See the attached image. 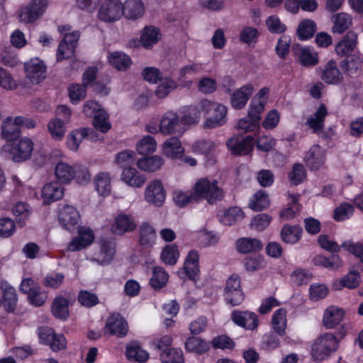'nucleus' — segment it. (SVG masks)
Returning <instances> with one entry per match:
<instances>
[{"instance_id": "f257e3e1", "label": "nucleus", "mask_w": 363, "mask_h": 363, "mask_svg": "<svg viewBox=\"0 0 363 363\" xmlns=\"http://www.w3.org/2000/svg\"><path fill=\"white\" fill-rule=\"evenodd\" d=\"M202 112L207 115L204 123L206 128H215L223 125L226 122L227 107L221 104L203 99L199 101Z\"/></svg>"}, {"instance_id": "f03ea898", "label": "nucleus", "mask_w": 363, "mask_h": 363, "mask_svg": "<svg viewBox=\"0 0 363 363\" xmlns=\"http://www.w3.org/2000/svg\"><path fill=\"white\" fill-rule=\"evenodd\" d=\"M337 346L338 341L333 334H322L314 341L311 348V355L314 360L323 361L335 352Z\"/></svg>"}, {"instance_id": "7ed1b4c3", "label": "nucleus", "mask_w": 363, "mask_h": 363, "mask_svg": "<svg viewBox=\"0 0 363 363\" xmlns=\"http://www.w3.org/2000/svg\"><path fill=\"white\" fill-rule=\"evenodd\" d=\"M194 190L198 200L205 199L211 204L221 200L224 196L223 189L218 186V182L215 179L201 178L195 184Z\"/></svg>"}, {"instance_id": "20e7f679", "label": "nucleus", "mask_w": 363, "mask_h": 363, "mask_svg": "<svg viewBox=\"0 0 363 363\" xmlns=\"http://www.w3.org/2000/svg\"><path fill=\"white\" fill-rule=\"evenodd\" d=\"M71 27L69 26L58 27V31L63 35V39L60 43L56 55L58 62L70 57L77 47L80 33L78 30L69 33Z\"/></svg>"}, {"instance_id": "39448f33", "label": "nucleus", "mask_w": 363, "mask_h": 363, "mask_svg": "<svg viewBox=\"0 0 363 363\" xmlns=\"http://www.w3.org/2000/svg\"><path fill=\"white\" fill-rule=\"evenodd\" d=\"M3 148L10 152L15 162H20L30 158L33 150V143L30 139L23 138L18 141L7 143Z\"/></svg>"}, {"instance_id": "423d86ee", "label": "nucleus", "mask_w": 363, "mask_h": 363, "mask_svg": "<svg viewBox=\"0 0 363 363\" xmlns=\"http://www.w3.org/2000/svg\"><path fill=\"white\" fill-rule=\"evenodd\" d=\"M186 130L180 115L173 111L166 112L160 123V132L163 135H182Z\"/></svg>"}, {"instance_id": "0eeeda50", "label": "nucleus", "mask_w": 363, "mask_h": 363, "mask_svg": "<svg viewBox=\"0 0 363 363\" xmlns=\"http://www.w3.org/2000/svg\"><path fill=\"white\" fill-rule=\"evenodd\" d=\"M48 0H32L28 6L21 9L19 13L20 21L30 23L38 19L45 13Z\"/></svg>"}, {"instance_id": "6e6552de", "label": "nucleus", "mask_w": 363, "mask_h": 363, "mask_svg": "<svg viewBox=\"0 0 363 363\" xmlns=\"http://www.w3.org/2000/svg\"><path fill=\"white\" fill-rule=\"evenodd\" d=\"M224 296L226 301L233 306L239 305L243 301L244 295L238 275L233 274L227 279Z\"/></svg>"}, {"instance_id": "1a4fd4ad", "label": "nucleus", "mask_w": 363, "mask_h": 363, "mask_svg": "<svg viewBox=\"0 0 363 363\" xmlns=\"http://www.w3.org/2000/svg\"><path fill=\"white\" fill-rule=\"evenodd\" d=\"M228 148L234 155H245L253 150L254 139L250 135H234L226 143Z\"/></svg>"}, {"instance_id": "9d476101", "label": "nucleus", "mask_w": 363, "mask_h": 363, "mask_svg": "<svg viewBox=\"0 0 363 363\" xmlns=\"http://www.w3.org/2000/svg\"><path fill=\"white\" fill-rule=\"evenodd\" d=\"M122 16V5L118 0H111L101 6L98 18L104 22H113Z\"/></svg>"}, {"instance_id": "9b49d317", "label": "nucleus", "mask_w": 363, "mask_h": 363, "mask_svg": "<svg viewBox=\"0 0 363 363\" xmlns=\"http://www.w3.org/2000/svg\"><path fill=\"white\" fill-rule=\"evenodd\" d=\"M135 218L131 215L119 213L114 219L111 230L116 235H123L133 232L136 228Z\"/></svg>"}, {"instance_id": "f8f14e48", "label": "nucleus", "mask_w": 363, "mask_h": 363, "mask_svg": "<svg viewBox=\"0 0 363 363\" xmlns=\"http://www.w3.org/2000/svg\"><path fill=\"white\" fill-rule=\"evenodd\" d=\"M145 199L156 206H161L163 204L165 191L160 180H153L147 184L145 191Z\"/></svg>"}, {"instance_id": "ddd939ff", "label": "nucleus", "mask_w": 363, "mask_h": 363, "mask_svg": "<svg viewBox=\"0 0 363 363\" xmlns=\"http://www.w3.org/2000/svg\"><path fill=\"white\" fill-rule=\"evenodd\" d=\"M254 86L249 83L234 90L230 94V105L235 109L243 108L254 92Z\"/></svg>"}, {"instance_id": "4468645a", "label": "nucleus", "mask_w": 363, "mask_h": 363, "mask_svg": "<svg viewBox=\"0 0 363 363\" xmlns=\"http://www.w3.org/2000/svg\"><path fill=\"white\" fill-rule=\"evenodd\" d=\"M27 77L32 83L38 84L45 78L46 67L39 58H33L25 63Z\"/></svg>"}, {"instance_id": "2eb2a0df", "label": "nucleus", "mask_w": 363, "mask_h": 363, "mask_svg": "<svg viewBox=\"0 0 363 363\" xmlns=\"http://www.w3.org/2000/svg\"><path fill=\"white\" fill-rule=\"evenodd\" d=\"M58 217L61 225L69 231L74 229L80 218L78 211L69 205H65L61 208Z\"/></svg>"}, {"instance_id": "dca6fc26", "label": "nucleus", "mask_w": 363, "mask_h": 363, "mask_svg": "<svg viewBox=\"0 0 363 363\" xmlns=\"http://www.w3.org/2000/svg\"><path fill=\"white\" fill-rule=\"evenodd\" d=\"M127 332L128 324L119 313H113L107 319L105 326L106 333L123 337Z\"/></svg>"}, {"instance_id": "f3484780", "label": "nucleus", "mask_w": 363, "mask_h": 363, "mask_svg": "<svg viewBox=\"0 0 363 363\" xmlns=\"http://www.w3.org/2000/svg\"><path fill=\"white\" fill-rule=\"evenodd\" d=\"M325 151L318 145L311 146L306 153L304 161L311 169H319L325 162Z\"/></svg>"}, {"instance_id": "a211bd4d", "label": "nucleus", "mask_w": 363, "mask_h": 363, "mask_svg": "<svg viewBox=\"0 0 363 363\" xmlns=\"http://www.w3.org/2000/svg\"><path fill=\"white\" fill-rule=\"evenodd\" d=\"M231 318L237 325L247 330H253L258 325L257 315L250 311H234L232 313Z\"/></svg>"}, {"instance_id": "6ab92c4d", "label": "nucleus", "mask_w": 363, "mask_h": 363, "mask_svg": "<svg viewBox=\"0 0 363 363\" xmlns=\"http://www.w3.org/2000/svg\"><path fill=\"white\" fill-rule=\"evenodd\" d=\"M328 114L326 106L324 104H321L313 115L307 119L306 125H307L313 133L320 135L324 128V121Z\"/></svg>"}, {"instance_id": "aec40b11", "label": "nucleus", "mask_w": 363, "mask_h": 363, "mask_svg": "<svg viewBox=\"0 0 363 363\" xmlns=\"http://www.w3.org/2000/svg\"><path fill=\"white\" fill-rule=\"evenodd\" d=\"M79 235L72 239L68 246V250L75 252L80 250L91 244L94 239L93 231L89 228H80Z\"/></svg>"}, {"instance_id": "412c9836", "label": "nucleus", "mask_w": 363, "mask_h": 363, "mask_svg": "<svg viewBox=\"0 0 363 363\" xmlns=\"http://www.w3.org/2000/svg\"><path fill=\"white\" fill-rule=\"evenodd\" d=\"M145 12V6L141 0H126L122 6V15L130 20L141 18Z\"/></svg>"}, {"instance_id": "4be33fe9", "label": "nucleus", "mask_w": 363, "mask_h": 363, "mask_svg": "<svg viewBox=\"0 0 363 363\" xmlns=\"http://www.w3.org/2000/svg\"><path fill=\"white\" fill-rule=\"evenodd\" d=\"M21 128L16 117H8L1 124V136L8 141V143L16 140L20 135Z\"/></svg>"}, {"instance_id": "5701e85b", "label": "nucleus", "mask_w": 363, "mask_h": 363, "mask_svg": "<svg viewBox=\"0 0 363 363\" xmlns=\"http://www.w3.org/2000/svg\"><path fill=\"white\" fill-rule=\"evenodd\" d=\"M139 244L145 249L152 247L156 241V231L148 223H143L138 230Z\"/></svg>"}, {"instance_id": "b1692460", "label": "nucleus", "mask_w": 363, "mask_h": 363, "mask_svg": "<svg viewBox=\"0 0 363 363\" xmlns=\"http://www.w3.org/2000/svg\"><path fill=\"white\" fill-rule=\"evenodd\" d=\"M64 189L59 182H50L42 189V198L45 203H50L63 197Z\"/></svg>"}, {"instance_id": "393cba45", "label": "nucleus", "mask_w": 363, "mask_h": 363, "mask_svg": "<svg viewBox=\"0 0 363 363\" xmlns=\"http://www.w3.org/2000/svg\"><path fill=\"white\" fill-rule=\"evenodd\" d=\"M357 44V34L354 31L348 32L343 39L337 43L335 51L340 56L349 55L354 51Z\"/></svg>"}, {"instance_id": "a878e982", "label": "nucleus", "mask_w": 363, "mask_h": 363, "mask_svg": "<svg viewBox=\"0 0 363 363\" xmlns=\"http://www.w3.org/2000/svg\"><path fill=\"white\" fill-rule=\"evenodd\" d=\"M121 179L130 186L140 188L145 184L146 177L136 169L126 167L123 170Z\"/></svg>"}, {"instance_id": "bb28decb", "label": "nucleus", "mask_w": 363, "mask_h": 363, "mask_svg": "<svg viewBox=\"0 0 363 363\" xmlns=\"http://www.w3.org/2000/svg\"><path fill=\"white\" fill-rule=\"evenodd\" d=\"M345 315L344 311L333 306H329L325 311L323 323L325 328L332 329L338 325Z\"/></svg>"}, {"instance_id": "cd10ccee", "label": "nucleus", "mask_w": 363, "mask_h": 363, "mask_svg": "<svg viewBox=\"0 0 363 363\" xmlns=\"http://www.w3.org/2000/svg\"><path fill=\"white\" fill-rule=\"evenodd\" d=\"M1 289L3 293L1 303L8 312H13L17 303V295L15 289L7 282H1Z\"/></svg>"}, {"instance_id": "c85d7f7f", "label": "nucleus", "mask_w": 363, "mask_h": 363, "mask_svg": "<svg viewBox=\"0 0 363 363\" xmlns=\"http://www.w3.org/2000/svg\"><path fill=\"white\" fill-rule=\"evenodd\" d=\"M342 79L336 62L333 60L328 62L323 72L322 79L327 84H338L342 82Z\"/></svg>"}, {"instance_id": "c756f323", "label": "nucleus", "mask_w": 363, "mask_h": 363, "mask_svg": "<svg viewBox=\"0 0 363 363\" xmlns=\"http://www.w3.org/2000/svg\"><path fill=\"white\" fill-rule=\"evenodd\" d=\"M95 189L98 194L106 196L111 191V176L108 172H99L94 178Z\"/></svg>"}, {"instance_id": "7c9ffc66", "label": "nucleus", "mask_w": 363, "mask_h": 363, "mask_svg": "<svg viewBox=\"0 0 363 363\" xmlns=\"http://www.w3.org/2000/svg\"><path fill=\"white\" fill-rule=\"evenodd\" d=\"M293 50L303 66L310 67L318 64L317 53L312 52L309 48H299L297 45L293 48Z\"/></svg>"}, {"instance_id": "2f4dec72", "label": "nucleus", "mask_w": 363, "mask_h": 363, "mask_svg": "<svg viewBox=\"0 0 363 363\" xmlns=\"http://www.w3.org/2000/svg\"><path fill=\"white\" fill-rule=\"evenodd\" d=\"M162 150L168 157L179 158L184 153V148L177 137H172L164 143Z\"/></svg>"}, {"instance_id": "473e14b6", "label": "nucleus", "mask_w": 363, "mask_h": 363, "mask_svg": "<svg viewBox=\"0 0 363 363\" xmlns=\"http://www.w3.org/2000/svg\"><path fill=\"white\" fill-rule=\"evenodd\" d=\"M199 258L196 250H191L186 258L183 269L190 279H194L199 272Z\"/></svg>"}, {"instance_id": "72a5a7b5", "label": "nucleus", "mask_w": 363, "mask_h": 363, "mask_svg": "<svg viewBox=\"0 0 363 363\" xmlns=\"http://www.w3.org/2000/svg\"><path fill=\"white\" fill-rule=\"evenodd\" d=\"M303 229L300 225H284L281 230L282 240L289 244H295L301 238Z\"/></svg>"}, {"instance_id": "f704fd0d", "label": "nucleus", "mask_w": 363, "mask_h": 363, "mask_svg": "<svg viewBox=\"0 0 363 363\" xmlns=\"http://www.w3.org/2000/svg\"><path fill=\"white\" fill-rule=\"evenodd\" d=\"M126 357L128 359L143 363L149 359V354L142 349L138 342L133 341L126 346Z\"/></svg>"}, {"instance_id": "c9c22d12", "label": "nucleus", "mask_w": 363, "mask_h": 363, "mask_svg": "<svg viewBox=\"0 0 363 363\" xmlns=\"http://www.w3.org/2000/svg\"><path fill=\"white\" fill-rule=\"evenodd\" d=\"M75 166L60 162L55 166V174L58 182L62 184H67L74 177Z\"/></svg>"}, {"instance_id": "e433bc0d", "label": "nucleus", "mask_w": 363, "mask_h": 363, "mask_svg": "<svg viewBox=\"0 0 363 363\" xmlns=\"http://www.w3.org/2000/svg\"><path fill=\"white\" fill-rule=\"evenodd\" d=\"M68 300L62 296L55 298L52 306V312L55 317L60 320H66L69 315Z\"/></svg>"}, {"instance_id": "4c0bfd02", "label": "nucleus", "mask_w": 363, "mask_h": 363, "mask_svg": "<svg viewBox=\"0 0 363 363\" xmlns=\"http://www.w3.org/2000/svg\"><path fill=\"white\" fill-rule=\"evenodd\" d=\"M164 164V160L159 155L151 157H144L137 162V166L139 169L146 172H155L158 170Z\"/></svg>"}, {"instance_id": "58836bf2", "label": "nucleus", "mask_w": 363, "mask_h": 363, "mask_svg": "<svg viewBox=\"0 0 363 363\" xmlns=\"http://www.w3.org/2000/svg\"><path fill=\"white\" fill-rule=\"evenodd\" d=\"M101 245V255L100 258H93L92 261L96 262L100 264H108L113 258L115 255V245L114 243L108 240H101L100 242Z\"/></svg>"}, {"instance_id": "ea45409f", "label": "nucleus", "mask_w": 363, "mask_h": 363, "mask_svg": "<svg viewBox=\"0 0 363 363\" xmlns=\"http://www.w3.org/2000/svg\"><path fill=\"white\" fill-rule=\"evenodd\" d=\"M315 265L322 266L330 270H335L340 268L342 264V259L337 254H333L329 257L323 255H317L313 259Z\"/></svg>"}, {"instance_id": "a19ab883", "label": "nucleus", "mask_w": 363, "mask_h": 363, "mask_svg": "<svg viewBox=\"0 0 363 363\" xmlns=\"http://www.w3.org/2000/svg\"><path fill=\"white\" fill-rule=\"evenodd\" d=\"M262 242L256 238H242L236 242L237 250L242 253L259 251L262 248Z\"/></svg>"}, {"instance_id": "79ce46f5", "label": "nucleus", "mask_w": 363, "mask_h": 363, "mask_svg": "<svg viewBox=\"0 0 363 363\" xmlns=\"http://www.w3.org/2000/svg\"><path fill=\"white\" fill-rule=\"evenodd\" d=\"M160 38V33L158 28L154 26H146L144 28L140 37V43L144 48H150L157 43Z\"/></svg>"}, {"instance_id": "37998d69", "label": "nucleus", "mask_w": 363, "mask_h": 363, "mask_svg": "<svg viewBox=\"0 0 363 363\" xmlns=\"http://www.w3.org/2000/svg\"><path fill=\"white\" fill-rule=\"evenodd\" d=\"M243 216V212L238 206L231 207L218 215L220 222L225 225L235 224L238 220L242 219Z\"/></svg>"}, {"instance_id": "c03bdc74", "label": "nucleus", "mask_w": 363, "mask_h": 363, "mask_svg": "<svg viewBox=\"0 0 363 363\" xmlns=\"http://www.w3.org/2000/svg\"><path fill=\"white\" fill-rule=\"evenodd\" d=\"M201 113L203 112L199 107V103L196 106L188 107L180 115L184 127L186 128L188 125L197 123L199 121Z\"/></svg>"}, {"instance_id": "a18cd8bd", "label": "nucleus", "mask_w": 363, "mask_h": 363, "mask_svg": "<svg viewBox=\"0 0 363 363\" xmlns=\"http://www.w3.org/2000/svg\"><path fill=\"white\" fill-rule=\"evenodd\" d=\"M169 279L167 272L161 267H155L152 270V276L150 281V286L155 289L164 287Z\"/></svg>"}, {"instance_id": "49530a36", "label": "nucleus", "mask_w": 363, "mask_h": 363, "mask_svg": "<svg viewBox=\"0 0 363 363\" xmlns=\"http://www.w3.org/2000/svg\"><path fill=\"white\" fill-rule=\"evenodd\" d=\"M110 64L118 70H125L131 64L128 55L122 52H113L108 57Z\"/></svg>"}, {"instance_id": "de8ad7c7", "label": "nucleus", "mask_w": 363, "mask_h": 363, "mask_svg": "<svg viewBox=\"0 0 363 363\" xmlns=\"http://www.w3.org/2000/svg\"><path fill=\"white\" fill-rule=\"evenodd\" d=\"M12 211L18 224L23 227L31 214L30 206L24 202H18L13 206Z\"/></svg>"}, {"instance_id": "09e8293b", "label": "nucleus", "mask_w": 363, "mask_h": 363, "mask_svg": "<svg viewBox=\"0 0 363 363\" xmlns=\"http://www.w3.org/2000/svg\"><path fill=\"white\" fill-rule=\"evenodd\" d=\"M272 328L279 335H283L286 326V311L284 308L277 310L272 315Z\"/></svg>"}, {"instance_id": "8fccbe9b", "label": "nucleus", "mask_w": 363, "mask_h": 363, "mask_svg": "<svg viewBox=\"0 0 363 363\" xmlns=\"http://www.w3.org/2000/svg\"><path fill=\"white\" fill-rule=\"evenodd\" d=\"M185 348L189 352L202 354L208 350L209 345L199 337H189L185 342Z\"/></svg>"}, {"instance_id": "3c124183", "label": "nucleus", "mask_w": 363, "mask_h": 363, "mask_svg": "<svg viewBox=\"0 0 363 363\" xmlns=\"http://www.w3.org/2000/svg\"><path fill=\"white\" fill-rule=\"evenodd\" d=\"M89 129L81 128L73 130L67 137V144L69 150L76 151L78 150L79 144L82 140L88 136Z\"/></svg>"}, {"instance_id": "603ef678", "label": "nucleus", "mask_w": 363, "mask_h": 363, "mask_svg": "<svg viewBox=\"0 0 363 363\" xmlns=\"http://www.w3.org/2000/svg\"><path fill=\"white\" fill-rule=\"evenodd\" d=\"M269 204V200L264 191H259L250 199L249 206L255 211H261Z\"/></svg>"}, {"instance_id": "864d4df0", "label": "nucleus", "mask_w": 363, "mask_h": 363, "mask_svg": "<svg viewBox=\"0 0 363 363\" xmlns=\"http://www.w3.org/2000/svg\"><path fill=\"white\" fill-rule=\"evenodd\" d=\"M352 18L346 13H340L335 16L333 32L335 33H342L352 25Z\"/></svg>"}, {"instance_id": "5fc2aeb1", "label": "nucleus", "mask_w": 363, "mask_h": 363, "mask_svg": "<svg viewBox=\"0 0 363 363\" xmlns=\"http://www.w3.org/2000/svg\"><path fill=\"white\" fill-rule=\"evenodd\" d=\"M65 123L59 118L50 120L48 123V130L54 139L60 140L64 137L66 130Z\"/></svg>"}, {"instance_id": "6e6d98bb", "label": "nucleus", "mask_w": 363, "mask_h": 363, "mask_svg": "<svg viewBox=\"0 0 363 363\" xmlns=\"http://www.w3.org/2000/svg\"><path fill=\"white\" fill-rule=\"evenodd\" d=\"M160 84L157 86L155 94L159 98L166 97L172 91L177 87L175 81L169 77H162L160 79Z\"/></svg>"}, {"instance_id": "4d7b16f0", "label": "nucleus", "mask_w": 363, "mask_h": 363, "mask_svg": "<svg viewBox=\"0 0 363 363\" xmlns=\"http://www.w3.org/2000/svg\"><path fill=\"white\" fill-rule=\"evenodd\" d=\"M173 199L176 205L179 207H184L190 203L198 201L195 191L184 192L180 190H175L174 191Z\"/></svg>"}, {"instance_id": "13d9d810", "label": "nucleus", "mask_w": 363, "mask_h": 363, "mask_svg": "<svg viewBox=\"0 0 363 363\" xmlns=\"http://www.w3.org/2000/svg\"><path fill=\"white\" fill-rule=\"evenodd\" d=\"M179 257L177 247L175 245H167L162 250L160 258L164 264L174 265Z\"/></svg>"}, {"instance_id": "bf43d9fd", "label": "nucleus", "mask_w": 363, "mask_h": 363, "mask_svg": "<svg viewBox=\"0 0 363 363\" xmlns=\"http://www.w3.org/2000/svg\"><path fill=\"white\" fill-rule=\"evenodd\" d=\"M160 359L162 363H183V352L180 349L172 347L160 353Z\"/></svg>"}, {"instance_id": "052dcab7", "label": "nucleus", "mask_w": 363, "mask_h": 363, "mask_svg": "<svg viewBox=\"0 0 363 363\" xmlns=\"http://www.w3.org/2000/svg\"><path fill=\"white\" fill-rule=\"evenodd\" d=\"M313 274L308 270L298 268L291 274L292 283L296 286L308 284L312 279Z\"/></svg>"}, {"instance_id": "680f3d73", "label": "nucleus", "mask_w": 363, "mask_h": 363, "mask_svg": "<svg viewBox=\"0 0 363 363\" xmlns=\"http://www.w3.org/2000/svg\"><path fill=\"white\" fill-rule=\"evenodd\" d=\"M315 23L311 20H304L298 26L297 33L301 40L311 38L315 31Z\"/></svg>"}, {"instance_id": "e2e57ef3", "label": "nucleus", "mask_w": 363, "mask_h": 363, "mask_svg": "<svg viewBox=\"0 0 363 363\" xmlns=\"http://www.w3.org/2000/svg\"><path fill=\"white\" fill-rule=\"evenodd\" d=\"M64 280L65 275L62 273L51 272L45 277L43 284L46 288L56 289L62 286Z\"/></svg>"}, {"instance_id": "0e129e2a", "label": "nucleus", "mask_w": 363, "mask_h": 363, "mask_svg": "<svg viewBox=\"0 0 363 363\" xmlns=\"http://www.w3.org/2000/svg\"><path fill=\"white\" fill-rule=\"evenodd\" d=\"M157 143L152 136H145L137 144V150L140 155H147L155 151Z\"/></svg>"}, {"instance_id": "69168bd1", "label": "nucleus", "mask_w": 363, "mask_h": 363, "mask_svg": "<svg viewBox=\"0 0 363 363\" xmlns=\"http://www.w3.org/2000/svg\"><path fill=\"white\" fill-rule=\"evenodd\" d=\"M362 60L359 57H352L350 59L343 60L340 65L342 69L348 74H352L362 66Z\"/></svg>"}, {"instance_id": "338daca9", "label": "nucleus", "mask_w": 363, "mask_h": 363, "mask_svg": "<svg viewBox=\"0 0 363 363\" xmlns=\"http://www.w3.org/2000/svg\"><path fill=\"white\" fill-rule=\"evenodd\" d=\"M354 213V206L351 203H342L334 211V219L343 221L350 218Z\"/></svg>"}, {"instance_id": "774afa93", "label": "nucleus", "mask_w": 363, "mask_h": 363, "mask_svg": "<svg viewBox=\"0 0 363 363\" xmlns=\"http://www.w3.org/2000/svg\"><path fill=\"white\" fill-rule=\"evenodd\" d=\"M77 300L79 303L86 308L93 307L99 303V298L96 294L91 293L86 290L79 291Z\"/></svg>"}]
</instances>
